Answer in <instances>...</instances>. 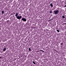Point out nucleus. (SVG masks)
Returning <instances> with one entry per match:
<instances>
[{"mask_svg": "<svg viewBox=\"0 0 66 66\" xmlns=\"http://www.w3.org/2000/svg\"><path fill=\"white\" fill-rule=\"evenodd\" d=\"M21 20H23V21L24 22H26L27 21V20L25 18H22L21 19Z\"/></svg>", "mask_w": 66, "mask_h": 66, "instance_id": "7ed1b4c3", "label": "nucleus"}, {"mask_svg": "<svg viewBox=\"0 0 66 66\" xmlns=\"http://www.w3.org/2000/svg\"><path fill=\"white\" fill-rule=\"evenodd\" d=\"M29 51H31V48H29Z\"/></svg>", "mask_w": 66, "mask_h": 66, "instance_id": "6e6552de", "label": "nucleus"}, {"mask_svg": "<svg viewBox=\"0 0 66 66\" xmlns=\"http://www.w3.org/2000/svg\"><path fill=\"white\" fill-rule=\"evenodd\" d=\"M1 57H0V59H1Z\"/></svg>", "mask_w": 66, "mask_h": 66, "instance_id": "f3484780", "label": "nucleus"}, {"mask_svg": "<svg viewBox=\"0 0 66 66\" xmlns=\"http://www.w3.org/2000/svg\"><path fill=\"white\" fill-rule=\"evenodd\" d=\"M18 15V14L17 13H16L15 16L16 17V18L18 19H21L22 16L21 15H20V16H17Z\"/></svg>", "mask_w": 66, "mask_h": 66, "instance_id": "f257e3e1", "label": "nucleus"}, {"mask_svg": "<svg viewBox=\"0 0 66 66\" xmlns=\"http://www.w3.org/2000/svg\"><path fill=\"white\" fill-rule=\"evenodd\" d=\"M50 13L51 14H52V10H50Z\"/></svg>", "mask_w": 66, "mask_h": 66, "instance_id": "0eeeda50", "label": "nucleus"}, {"mask_svg": "<svg viewBox=\"0 0 66 66\" xmlns=\"http://www.w3.org/2000/svg\"><path fill=\"white\" fill-rule=\"evenodd\" d=\"M62 18H65V16L64 15H63L62 16Z\"/></svg>", "mask_w": 66, "mask_h": 66, "instance_id": "1a4fd4ad", "label": "nucleus"}, {"mask_svg": "<svg viewBox=\"0 0 66 66\" xmlns=\"http://www.w3.org/2000/svg\"><path fill=\"white\" fill-rule=\"evenodd\" d=\"M61 45H63V43H61Z\"/></svg>", "mask_w": 66, "mask_h": 66, "instance_id": "f8f14e48", "label": "nucleus"}, {"mask_svg": "<svg viewBox=\"0 0 66 66\" xmlns=\"http://www.w3.org/2000/svg\"><path fill=\"white\" fill-rule=\"evenodd\" d=\"M56 31H57V32H58L59 33V32H60V31L58 30H57Z\"/></svg>", "mask_w": 66, "mask_h": 66, "instance_id": "9d476101", "label": "nucleus"}, {"mask_svg": "<svg viewBox=\"0 0 66 66\" xmlns=\"http://www.w3.org/2000/svg\"><path fill=\"white\" fill-rule=\"evenodd\" d=\"M66 7V5L64 6V7Z\"/></svg>", "mask_w": 66, "mask_h": 66, "instance_id": "dca6fc26", "label": "nucleus"}, {"mask_svg": "<svg viewBox=\"0 0 66 66\" xmlns=\"http://www.w3.org/2000/svg\"><path fill=\"white\" fill-rule=\"evenodd\" d=\"M2 14H3L4 13V11H2Z\"/></svg>", "mask_w": 66, "mask_h": 66, "instance_id": "423d86ee", "label": "nucleus"}, {"mask_svg": "<svg viewBox=\"0 0 66 66\" xmlns=\"http://www.w3.org/2000/svg\"><path fill=\"white\" fill-rule=\"evenodd\" d=\"M66 24V23H63V24Z\"/></svg>", "mask_w": 66, "mask_h": 66, "instance_id": "2eb2a0df", "label": "nucleus"}, {"mask_svg": "<svg viewBox=\"0 0 66 66\" xmlns=\"http://www.w3.org/2000/svg\"><path fill=\"white\" fill-rule=\"evenodd\" d=\"M54 14L55 15H57V14H59V11L58 10L54 11Z\"/></svg>", "mask_w": 66, "mask_h": 66, "instance_id": "f03ea898", "label": "nucleus"}, {"mask_svg": "<svg viewBox=\"0 0 66 66\" xmlns=\"http://www.w3.org/2000/svg\"><path fill=\"white\" fill-rule=\"evenodd\" d=\"M51 20V19L50 20Z\"/></svg>", "mask_w": 66, "mask_h": 66, "instance_id": "6ab92c4d", "label": "nucleus"}, {"mask_svg": "<svg viewBox=\"0 0 66 66\" xmlns=\"http://www.w3.org/2000/svg\"><path fill=\"white\" fill-rule=\"evenodd\" d=\"M14 14H16V13H14Z\"/></svg>", "mask_w": 66, "mask_h": 66, "instance_id": "a211bd4d", "label": "nucleus"}, {"mask_svg": "<svg viewBox=\"0 0 66 66\" xmlns=\"http://www.w3.org/2000/svg\"><path fill=\"white\" fill-rule=\"evenodd\" d=\"M40 51H43V52H44V51L43 50H40Z\"/></svg>", "mask_w": 66, "mask_h": 66, "instance_id": "ddd939ff", "label": "nucleus"}, {"mask_svg": "<svg viewBox=\"0 0 66 66\" xmlns=\"http://www.w3.org/2000/svg\"><path fill=\"white\" fill-rule=\"evenodd\" d=\"M57 10H59H59H60V8H58L57 9Z\"/></svg>", "mask_w": 66, "mask_h": 66, "instance_id": "4468645a", "label": "nucleus"}, {"mask_svg": "<svg viewBox=\"0 0 66 66\" xmlns=\"http://www.w3.org/2000/svg\"><path fill=\"white\" fill-rule=\"evenodd\" d=\"M50 5L52 7H53V5H52V3H51Z\"/></svg>", "mask_w": 66, "mask_h": 66, "instance_id": "20e7f679", "label": "nucleus"}, {"mask_svg": "<svg viewBox=\"0 0 66 66\" xmlns=\"http://www.w3.org/2000/svg\"><path fill=\"white\" fill-rule=\"evenodd\" d=\"M5 50H6V48H4L3 49V51H5Z\"/></svg>", "mask_w": 66, "mask_h": 66, "instance_id": "39448f33", "label": "nucleus"}, {"mask_svg": "<svg viewBox=\"0 0 66 66\" xmlns=\"http://www.w3.org/2000/svg\"><path fill=\"white\" fill-rule=\"evenodd\" d=\"M32 62L34 64H35V63L33 61Z\"/></svg>", "mask_w": 66, "mask_h": 66, "instance_id": "9b49d317", "label": "nucleus"}]
</instances>
